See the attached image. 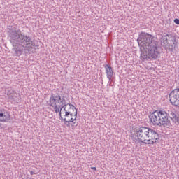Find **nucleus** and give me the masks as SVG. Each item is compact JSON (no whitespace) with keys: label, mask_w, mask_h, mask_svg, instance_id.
I'll list each match as a JSON object with an SVG mask.
<instances>
[{"label":"nucleus","mask_w":179,"mask_h":179,"mask_svg":"<svg viewBox=\"0 0 179 179\" xmlns=\"http://www.w3.org/2000/svg\"><path fill=\"white\" fill-rule=\"evenodd\" d=\"M8 38L17 57H20L24 52L33 54L34 47H36V41L30 35L22 32L17 28H11L8 31Z\"/></svg>","instance_id":"1"},{"label":"nucleus","mask_w":179,"mask_h":179,"mask_svg":"<svg viewBox=\"0 0 179 179\" xmlns=\"http://www.w3.org/2000/svg\"><path fill=\"white\" fill-rule=\"evenodd\" d=\"M139 47L143 48L141 50L140 58L141 61H155L159 57V42L157 38L146 32H141L137 38Z\"/></svg>","instance_id":"2"},{"label":"nucleus","mask_w":179,"mask_h":179,"mask_svg":"<svg viewBox=\"0 0 179 179\" xmlns=\"http://www.w3.org/2000/svg\"><path fill=\"white\" fill-rule=\"evenodd\" d=\"M136 136L138 141L145 145H155L159 139V134L156 130L147 127L136 129Z\"/></svg>","instance_id":"3"},{"label":"nucleus","mask_w":179,"mask_h":179,"mask_svg":"<svg viewBox=\"0 0 179 179\" xmlns=\"http://www.w3.org/2000/svg\"><path fill=\"white\" fill-rule=\"evenodd\" d=\"M148 118L152 125L164 127L171 125V122L169 120V114L164 109L157 110L150 113Z\"/></svg>","instance_id":"4"},{"label":"nucleus","mask_w":179,"mask_h":179,"mask_svg":"<svg viewBox=\"0 0 179 179\" xmlns=\"http://www.w3.org/2000/svg\"><path fill=\"white\" fill-rule=\"evenodd\" d=\"M61 105H59V119L62 118V114H64V117H68L69 115L73 117V113L71 111V110H73L74 111H78V109L75 108V106H73L72 103H66V100L63 99L62 101Z\"/></svg>","instance_id":"5"},{"label":"nucleus","mask_w":179,"mask_h":179,"mask_svg":"<svg viewBox=\"0 0 179 179\" xmlns=\"http://www.w3.org/2000/svg\"><path fill=\"white\" fill-rule=\"evenodd\" d=\"M162 44L164 45V50L167 52L173 51L178 44L176 36L171 34H167L162 36Z\"/></svg>","instance_id":"6"},{"label":"nucleus","mask_w":179,"mask_h":179,"mask_svg":"<svg viewBox=\"0 0 179 179\" xmlns=\"http://www.w3.org/2000/svg\"><path fill=\"white\" fill-rule=\"evenodd\" d=\"M63 100H65V98H64V96L62 97L61 94L58 92L51 94V96L49 99V106H50V107H52L56 114H58V113H59V108L58 107V104H62V101Z\"/></svg>","instance_id":"7"},{"label":"nucleus","mask_w":179,"mask_h":179,"mask_svg":"<svg viewBox=\"0 0 179 179\" xmlns=\"http://www.w3.org/2000/svg\"><path fill=\"white\" fill-rule=\"evenodd\" d=\"M171 104L175 107H179V88L173 90L169 94Z\"/></svg>","instance_id":"8"},{"label":"nucleus","mask_w":179,"mask_h":179,"mask_svg":"<svg viewBox=\"0 0 179 179\" xmlns=\"http://www.w3.org/2000/svg\"><path fill=\"white\" fill-rule=\"evenodd\" d=\"M78 117V110L75 112L74 115H73V117H71L70 119H66L64 117H61L60 120L62 121H64V125H66V127H71V122H72L71 126L72 127H78V124L73 121H76V118Z\"/></svg>","instance_id":"9"},{"label":"nucleus","mask_w":179,"mask_h":179,"mask_svg":"<svg viewBox=\"0 0 179 179\" xmlns=\"http://www.w3.org/2000/svg\"><path fill=\"white\" fill-rule=\"evenodd\" d=\"M103 66L108 80H111L113 76H114V70H113V67H111L110 64H104Z\"/></svg>","instance_id":"10"},{"label":"nucleus","mask_w":179,"mask_h":179,"mask_svg":"<svg viewBox=\"0 0 179 179\" xmlns=\"http://www.w3.org/2000/svg\"><path fill=\"white\" fill-rule=\"evenodd\" d=\"M10 120L9 113L0 110V122H8Z\"/></svg>","instance_id":"11"},{"label":"nucleus","mask_w":179,"mask_h":179,"mask_svg":"<svg viewBox=\"0 0 179 179\" xmlns=\"http://www.w3.org/2000/svg\"><path fill=\"white\" fill-rule=\"evenodd\" d=\"M13 94H15V91L12 88H10L7 92V96L10 100H15V96Z\"/></svg>","instance_id":"12"},{"label":"nucleus","mask_w":179,"mask_h":179,"mask_svg":"<svg viewBox=\"0 0 179 179\" xmlns=\"http://www.w3.org/2000/svg\"><path fill=\"white\" fill-rule=\"evenodd\" d=\"M130 137L134 141V139H136V131H134V133L131 132L130 133Z\"/></svg>","instance_id":"13"},{"label":"nucleus","mask_w":179,"mask_h":179,"mask_svg":"<svg viewBox=\"0 0 179 179\" xmlns=\"http://www.w3.org/2000/svg\"><path fill=\"white\" fill-rule=\"evenodd\" d=\"M174 23H176V24H179V19L176 18V19L174 20Z\"/></svg>","instance_id":"14"},{"label":"nucleus","mask_w":179,"mask_h":179,"mask_svg":"<svg viewBox=\"0 0 179 179\" xmlns=\"http://www.w3.org/2000/svg\"><path fill=\"white\" fill-rule=\"evenodd\" d=\"M64 118H66V120H71V118H72V117L71 116V115H69L68 116H64Z\"/></svg>","instance_id":"15"},{"label":"nucleus","mask_w":179,"mask_h":179,"mask_svg":"<svg viewBox=\"0 0 179 179\" xmlns=\"http://www.w3.org/2000/svg\"><path fill=\"white\" fill-rule=\"evenodd\" d=\"M30 174H31V176H33V174H36V173L34 171H30Z\"/></svg>","instance_id":"16"},{"label":"nucleus","mask_w":179,"mask_h":179,"mask_svg":"<svg viewBox=\"0 0 179 179\" xmlns=\"http://www.w3.org/2000/svg\"><path fill=\"white\" fill-rule=\"evenodd\" d=\"M91 169H92V170H97V168H96V167H94V166H92V167H91Z\"/></svg>","instance_id":"17"}]
</instances>
